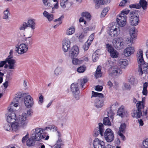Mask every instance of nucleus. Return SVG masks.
Instances as JSON below:
<instances>
[{"instance_id": "aec40b11", "label": "nucleus", "mask_w": 148, "mask_h": 148, "mask_svg": "<svg viewBox=\"0 0 148 148\" xmlns=\"http://www.w3.org/2000/svg\"><path fill=\"white\" fill-rule=\"evenodd\" d=\"M79 52L78 47L76 45L74 46L72 48L69 53V55L71 58L76 57Z\"/></svg>"}, {"instance_id": "6e6552de", "label": "nucleus", "mask_w": 148, "mask_h": 148, "mask_svg": "<svg viewBox=\"0 0 148 148\" xmlns=\"http://www.w3.org/2000/svg\"><path fill=\"white\" fill-rule=\"evenodd\" d=\"M104 135L105 138L107 142H111L114 139V133L110 129H107L106 130Z\"/></svg>"}, {"instance_id": "9d476101", "label": "nucleus", "mask_w": 148, "mask_h": 148, "mask_svg": "<svg viewBox=\"0 0 148 148\" xmlns=\"http://www.w3.org/2000/svg\"><path fill=\"white\" fill-rule=\"evenodd\" d=\"M106 47L112 58H117L118 57L119 55L118 52L114 49L111 45L107 44L106 45Z\"/></svg>"}, {"instance_id": "ddd939ff", "label": "nucleus", "mask_w": 148, "mask_h": 148, "mask_svg": "<svg viewBox=\"0 0 148 148\" xmlns=\"http://www.w3.org/2000/svg\"><path fill=\"white\" fill-rule=\"evenodd\" d=\"M116 22L119 27H123L127 24V16L119 15L116 19Z\"/></svg>"}, {"instance_id": "20e7f679", "label": "nucleus", "mask_w": 148, "mask_h": 148, "mask_svg": "<svg viewBox=\"0 0 148 148\" xmlns=\"http://www.w3.org/2000/svg\"><path fill=\"white\" fill-rule=\"evenodd\" d=\"M130 23L132 26H135L138 25L139 21V15L135 11L131 12L130 13Z\"/></svg>"}, {"instance_id": "2f4dec72", "label": "nucleus", "mask_w": 148, "mask_h": 148, "mask_svg": "<svg viewBox=\"0 0 148 148\" xmlns=\"http://www.w3.org/2000/svg\"><path fill=\"white\" fill-rule=\"evenodd\" d=\"M142 115V111L137 110L134 111L132 114V116L133 117L136 118H140Z\"/></svg>"}, {"instance_id": "a18cd8bd", "label": "nucleus", "mask_w": 148, "mask_h": 148, "mask_svg": "<svg viewBox=\"0 0 148 148\" xmlns=\"http://www.w3.org/2000/svg\"><path fill=\"white\" fill-rule=\"evenodd\" d=\"M103 124L106 125L108 126L111 125V123L108 117H105L103 119Z\"/></svg>"}, {"instance_id": "de8ad7c7", "label": "nucleus", "mask_w": 148, "mask_h": 148, "mask_svg": "<svg viewBox=\"0 0 148 148\" xmlns=\"http://www.w3.org/2000/svg\"><path fill=\"white\" fill-rule=\"evenodd\" d=\"M130 3V0H123L120 3L119 5L124 7L129 5Z\"/></svg>"}, {"instance_id": "72a5a7b5", "label": "nucleus", "mask_w": 148, "mask_h": 148, "mask_svg": "<svg viewBox=\"0 0 148 148\" xmlns=\"http://www.w3.org/2000/svg\"><path fill=\"white\" fill-rule=\"evenodd\" d=\"M9 9L8 8H7L3 12V15L2 18L6 20H8L9 19V16L10 15Z\"/></svg>"}, {"instance_id": "6e6d98bb", "label": "nucleus", "mask_w": 148, "mask_h": 148, "mask_svg": "<svg viewBox=\"0 0 148 148\" xmlns=\"http://www.w3.org/2000/svg\"><path fill=\"white\" fill-rule=\"evenodd\" d=\"M114 110H111L110 109L109 111L108 112V117L110 118L112 120H113V116H114V114L113 112Z\"/></svg>"}, {"instance_id": "c9c22d12", "label": "nucleus", "mask_w": 148, "mask_h": 148, "mask_svg": "<svg viewBox=\"0 0 148 148\" xmlns=\"http://www.w3.org/2000/svg\"><path fill=\"white\" fill-rule=\"evenodd\" d=\"M102 74L101 72V66H98L95 73V76L96 78L101 77V76Z\"/></svg>"}, {"instance_id": "2eb2a0df", "label": "nucleus", "mask_w": 148, "mask_h": 148, "mask_svg": "<svg viewBox=\"0 0 148 148\" xmlns=\"http://www.w3.org/2000/svg\"><path fill=\"white\" fill-rule=\"evenodd\" d=\"M71 42L70 40L67 38H65L62 41V49L64 52L67 51L70 47Z\"/></svg>"}, {"instance_id": "0e129e2a", "label": "nucleus", "mask_w": 148, "mask_h": 148, "mask_svg": "<svg viewBox=\"0 0 148 148\" xmlns=\"http://www.w3.org/2000/svg\"><path fill=\"white\" fill-rule=\"evenodd\" d=\"M131 86L128 83H125L123 86V89L125 90H130L131 89Z\"/></svg>"}, {"instance_id": "774afa93", "label": "nucleus", "mask_w": 148, "mask_h": 148, "mask_svg": "<svg viewBox=\"0 0 148 148\" xmlns=\"http://www.w3.org/2000/svg\"><path fill=\"white\" fill-rule=\"evenodd\" d=\"M73 96L77 100L79 99V91L73 93Z\"/></svg>"}, {"instance_id": "f03ea898", "label": "nucleus", "mask_w": 148, "mask_h": 148, "mask_svg": "<svg viewBox=\"0 0 148 148\" xmlns=\"http://www.w3.org/2000/svg\"><path fill=\"white\" fill-rule=\"evenodd\" d=\"M137 60L138 65L139 74L142 75L143 73H148V64L145 63L143 57V52L142 50L139 49L137 52Z\"/></svg>"}, {"instance_id": "603ef678", "label": "nucleus", "mask_w": 148, "mask_h": 148, "mask_svg": "<svg viewBox=\"0 0 148 148\" xmlns=\"http://www.w3.org/2000/svg\"><path fill=\"white\" fill-rule=\"evenodd\" d=\"M86 69V68L84 66H80L77 69V71L80 73H83Z\"/></svg>"}, {"instance_id": "79ce46f5", "label": "nucleus", "mask_w": 148, "mask_h": 148, "mask_svg": "<svg viewBox=\"0 0 148 148\" xmlns=\"http://www.w3.org/2000/svg\"><path fill=\"white\" fill-rule=\"evenodd\" d=\"M81 16L85 17L86 19L90 20L91 18V16L89 13L87 12H83L82 13Z\"/></svg>"}, {"instance_id": "f3484780", "label": "nucleus", "mask_w": 148, "mask_h": 148, "mask_svg": "<svg viewBox=\"0 0 148 148\" xmlns=\"http://www.w3.org/2000/svg\"><path fill=\"white\" fill-rule=\"evenodd\" d=\"M6 62H7L8 64V67L9 69H14L15 67V64L16 62L15 60L12 58L11 56H9L6 59Z\"/></svg>"}, {"instance_id": "13d9d810", "label": "nucleus", "mask_w": 148, "mask_h": 148, "mask_svg": "<svg viewBox=\"0 0 148 148\" xmlns=\"http://www.w3.org/2000/svg\"><path fill=\"white\" fill-rule=\"evenodd\" d=\"M28 26L27 23L24 22L20 25L19 29L21 30H24Z\"/></svg>"}, {"instance_id": "4d7b16f0", "label": "nucleus", "mask_w": 148, "mask_h": 148, "mask_svg": "<svg viewBox=\"0 0 148 148\" xmlns=\"http://www.w3.org/2000/svg\"><path fill=\"white\" fill-rule=\"evenodd\" d=\"M11 127L10 125L8 123L4 124L3 125V127L4 130L6 131H9L11 130Z\"/></svg>"}, {"instance_id": "4c0bfd02", "label": "nucleus", "mask_w": 148, "mask_h": 148, "mask_svg": "<svg viewBox=\"0 0 148 148\" xmlns=\"http://www.w3.org/2000/svg\"><path fill=\"white\" fill-rule=\"evenodd\" d=\"M130 37L132 38H135L137 36V34L135 32V28L132 27L130 29L129 31Z\"/></svg>"}, {"instance_id": "8fccbe9b", "label": "nucleus", "mask_w": 148, "mask_h": 148, "mask_svg": "<svg viewBox=\"0 0 148 148\" xmlns=\"http://www.w3.org/2000/svg\"><path fill=\"white\" fill-rule=\"evenodd\" d=\"M67 1L68 0H60V5L62 8H65L66 7V5L69 3Z\"/></svg>"}, {"instance_id": "09e8293b", "label": "nucleus", "mask_w": 148, "mask_h": 148, "mask_svg": "<svg viewBox=\"0 0 148 148\" xmlns=\"http://www.w3.org/2000/svg\"><path fill=\"white\" fill-rule=\"evenodd\" d=\"M126 128V125L125 123H122L121 124L119 130L118 132L125 133Z\"/></svg>"}, {"instance_id": "c85d7f7f", "label": "nucleus", "mask_w": 148, "mask_h": 148, "mask_svg": "<svg viewBox=\"0 0 148 148\" xmlns=\"http://www.w3.org/2000/svg\"><path fill=\"white\" fill-rule=\"evenodd\" d=\"M23 42L24 43L22 44L25 45L28 48L32 44V38L30 37L25 38Z\"/></svg>"}, {"instance_id": "1a4fd4ad", "label": "nucleus", "mask_w": 148, "mask_h": 148, "mask_svg": "<svg viewBox=\"0 0 148 148\" xmlns=\"http://www.w3.org/2000/svg\"><path fill=\"white\" fill-rule=\"evenodd\" d=\"M24 103L25 106L27 108L32 107L34 104L33 98L29 95L25 97Z\"/></svg>"}, {"instance_id": "c03bdc74", "label": "nucleus", "mask_w": 148, "mask_h": 148, "mask_svg": "<svg viewBox=\"0 0 148 148\" xmlns=\"http://www.w3.org/2000/svg\"><path fill=\"white\" fill-rule=\"evenodd\" d=\"M33 111L32 109H29L27 111V113L25 112L22 113L21 114H25L26 115V118L27 121V124L28 123V116L30 117L32 116L33 115Z\"/></svg>"}, {"instance_id": "680f3d73", "label": "nucleus", "mask_w": 148, "mask_h": 148, "mask_svg": "<svg viewBox=\"0 0 148 148\" xmlns=\"http://www.w3.org/2000/svg\"><path fill=\"white\" fill-rule=\"evenodd\" d=\"M57 133H58L59 138L58 140L57 141V145H59L61 146L62 145V140L61 138H60L61 134L60 132L58 131L57 132Z\"/></svg>"}, {"instance_id": "f8f14e48", "label": "nucleus", "mask_w": 148, "mask_h": 148, "mask_svg": "<svg viewBox=\"0 0 148 148\" xmlns=\"http://www.w3.org/2000/svg\"><path fill=\"white\" fill-rule=\"evenodd\" d=\"M16 50L17 53L19 54L22 55L26 53L28 50V48L25 45L22 43L16 46Z\"/></svg>"}, {"instance_id": "49530a36", "label": "nucleus", "mask_w": 148, "mask_h": 148, "mask_svg": "<svg viewBox=\"0 0 148 148\" xmlns=\"http://www.w3.org/2000/svg\"><path fill=\"white\" fill-rule=\"evenodd\" d=\"M148 86V84L147 82H145L143 84V88L142 91V93L145 95H147V87Z\"/></svg>"}, {"instance_id": "39448f33", "label": "nucleus", "mask_w": 148, "mask_h": 148, "mask_svg": "<svg viewBox=\"0 0 148 148\" xmlns=\"http://www.w3.org/2000/svg\"><path fill=\"white\" fill-rule=\"evenodd\" d=\"M43 129L41 128H36L33 130L31 132V134L32 137L35 140L38 141L43 137L42 135Z\"/></svg>"}, {"instance_id": "b1692460", "label": "nucleus", "mask_w": 148, "mask_h": 148, "mask_svg": "<svg viewBox=\"0 0 148 148\" xmlns=\"http://www.w3.org/2000/svg\"><path fill=\"white\" fill-rule=\"evenodd\" d=\"M17 103L14 102L13 101V102L10 104V106L8 108V110L15 112V111L16 110L15 108L18 106L19 105Z\"/></svg>"}, {"instance_id": "5fc2aeb1", "label": "nucleus", "mask_w": 148, "mask_h": 148, "mask_svg": "<svg viewBox=\"0 0 148 148\" xmlns=\"http://www.w3.org/2000/svg\"><path fill=\"white\" fill-rule=\"evenodd\" d=\"M130 10L127 9H124L122 11L121 13L119 14V15L121 16V14L123 16H126V15L127 14L130 12Z\"/></svg>"}, {"instance_id": "4468645a", "label": "nucleus", "mask_w": 148, "mask_h": 148, "mask_svg": "<svg viewBox=\"0 0 148 148\" xmlns=\"http://www.w3.org/2000/svg\"><path fill=\"white\" fill-rule=\"evenodd\" d=\"M94 148H104L105 143L104 142L98 138H95L93 142Z\"/></svg>"}, {"instance_id": "37998d69", "label": "nucleus", "mask_w": 148, "mask_h": 148, "mask_svg": "<svg viewBox=\"0 0 148 148\" xmlns=\"http://www.w3.org/2000/svg\"><path fill=\"white\" fill-rule=\"evenodd\" d=\"M131 37H128L126 38L125 40V43L129 45H132L133 43V39Z\"/></svg>"}, {"instance_id": "bb28decb", "label": "nucleus", "mask_w": 148, "mask_h": 148, "mask_svg": "<svg viewBox=\"0 0 148 148\" xmlns=\"http://www.w3.org/2000/svg\"><path fill=\"white\" fill-rule=\"evenodd\" d=\"M43 15L48 19L49 21H52L54 18V15L52 14H49L46 11H45L43 12Z\"/></svg>"}, {"instance_id": "6ab92c4d", "label": "nucleus", "mask_w": 148, "mask_h": 148, "mask_svg": "<svg viewBox=\"0 0 148 148\" xmlns=\"http://www.w3.org/2000/svg\"><path fill=\"white\" fill-rule=\"evenodd\" d=\"M134 51L135 49L134 47H128L124 49L123 52L124 54L126 56H129L133 54Z\"/></svg>"}, {"instance_id": "dca6fc26", "label": "nucleus", "mask_w": 148, "mask_h": 148, "mask_svg": "<svg viewBox=\"0 0 148 148\" xmlns=\"http://www.w3.org/2000/svg\"><path fill=\"white\" fill-rule=\"evenodd\" d=\"M95 8L98 9L101 5L110 3V0H93Z\"/></svg>"}, {"instance_id": "393cba45", "label": "nucleus", "mask_w": 148, "mask_h": 148, "mask_svg": "<svg viewBox=\"0 0 148 148\" xmlns=\"http://www.w3.org/2000/svg\"><path fill=\"white\" fill-rule=\"evenodd\" d=\"M64 69L62 67L58 66L54 70V75L56 76L59 75L62 73Z\"/></svg>"}, {"instance_id": "c756f323", "label": "nucleus", "mask_w": 148, "mask_h": 148, "mask_svg": "<svg viewBox=\"0 0 148 148\" xmlns=\"http://www.w3.org/2000/svg\"><path fill=\"white\" fill-rule=\"evenodd\" d=\"M27 23L28 27H30L32 30H34L36 27V23L34 20H28Z\"/></svg>"}, {"instance_id": "423d86ee", "label": "nucleus", "mask_w": 148, "mask_h": 148, "mask_svg": "<svg viewBox=\"0 0 148 148\" xmlns=\"http://www.w3.org/2000/svg\"><path fill=\"white\" fill-rule=\"evenodd\" d=\"M112 43L114 47L117 50L121 49L124 46L123 39L121 37L114 38Z\"/></svg>"}, {"instance_id": "cd10ccee", "label": "nucleus", "mask_w": 148, "mask_h": 148, "mask_svg": "<svg viewBox=\"0 0 148 148\" xmlns=\"http://www.w3.org/2000/svg\"><path fill=\"white\" fill-rule=\"evenodd\" d=\"M75 27H74L71 26L67 29L65 34L68 36L72 35L75 33Z\"/></svg>"}, {"instance_id": "412c9836", "label": "nucleus", "mask_w": 148, "mask_h": 148, "mask_svg": "<svg viewBox=\"0 0 148 148\" xmlns=\"http://www.w3.org/2000/svg\"><path fill=\"white\" fill-rule=\"evenodd\" d=\"M111 70L112 74L113 76H117L122 73L121 70L117 66H114L112 67Z\"/></svg>"}, {"instance_id": "ea45409f", "label": "nucleus", "mask_w": 148, "mask_h": 148, "mask_svg": "<svg viewBox=\"0 0 148 148\" xmlns=\"http://www.w3.org/2000/svg\"><path fill=\"white\" fill-rule=\"evenodd\" d=\"M35 140L32 137H31L28 139L27 141V145L28 146H31L34 145L35 143Z\"/></svg>"}, {"instance_id": "e2e57ef3", "label": "nucleus", "mask_w": 148, "mask_h": 148, "mask_svg": "<svg viewBox=\"0 0 148 148\" xmlns=\"http://www.w3.org/2000/svg\"><path fill=\"white\" fill-rule=\"evenodd\" d=\"M55 3L54 4V7H52V10H53L54 9H57L58 8V0H52Z\"/></svg>"}, {"instance_id": "9b49d317", "label": "nucleus", "mask_w": 148, "mask_h": 148, "mask_svg": "<svg viewBox=\"0 0 148 148\" xmlns=\"http://www.w3.org/2000/svg\"><path fill=\"white\" fill-rule=\"evenodd\" d=\"M7 120L8 123H12L16 121L17 117L14 112L8 111L7 114Z\"/></svg>"}, {"instance_id": "3c124183", "label": "nucleus", "mask_w": 148, "mask_h": 148, "mask_svg": "<svg viewBox=\"0 0 148 148\" xmlns=\"http://www.w3.org/2000/svg\"><path fill=\"white\" fill-rule=\"evenodd\" d=\"M99 55L96 52L93 53L92 56V60L94 62L96 61L99 59Z\"/></svg>"}, {"instance_id": "0eeeda50", "label": "nucleus", "mask_w": 148, "mask_h": 148, "mask_svg": "<svg viewBox=\"0 0 148 148\" xmlns=\"http://www.w3.org/2000/svg\"><path fill=\"white\" fill-rule=\"evenodd\" d=\"M121 28L119 26H113L108 32L109 35L112 37L117 36L120 33Z\"/></svg>"}, {"instance_id": "7c9ffc66", "label": "nucleus", "mask_w": 148, "mask_h": 148, "mask_svg": "<svg viewBox=\"0 0 148 148\" xmlns=\"http://www.w3.org/2000/svg\"><path fill=\"white\" fill-rule=\"evenodd\" d=\"M137 110H141L143 109L144 107V100L143 99L141 101H138L136 104Z\"/></svg>"}, {"instance_id": "a211bd4d", "label": "nucleus", "mask_w": 148, "mask_h": 148, "mask_svg": "<svg viewBox=\"0 0 148 148\" xmlns=\"http://www.w3.org/2000/svg\"><path fill=\"white\" fill-rule=\"evenodd\" d=\"M103 125L101 123H99V128L97 127L95 130L94 134L95 136H97L100 134L101 136H103L104 132Z\"/></svg>"}, {"instance_id": "69168bd1", "label": "nucleus", "mask_w": 148, "mask_h": 148, "mask_svg": "<svg viewBox=\"0 0 148 148\" xmlns=\"http://www.w3.org/2000/svg\"><path fill=\"white\" fill-rule=\"evenodd\" d=\"M72 63L74 65H77L81 63V60L77 58H73L72 60Z\"/></svg>"}, {"instance_id": "5701e85b", "label": "nucleus", "mask_w": 148, "mask_h": 148, "mask_svg": "<svg viewBox=\"0 0 148 148\" xmlns=\"http://www.w3.org/2000/svg\"><path fill=\"white\" fill-rule=\"evenodd\" d=\"M57 116L58 118L62 122L60 125L61 127H63L64 125L65 124L67 120L66 116V115H61L60 114H58Z\"/></svg>"}, {"instance_id": "bf43d9fd", "label": "nucleus", "mask_w": 148, "mask_h": 148, "mask_svg": "<svg viewBox=\"0 0 148 148\" xmlns=\"http://www.w3.org/2000/svg\"><path fill=\"white\" fill-rule=\"evenodd\" d=\"M128 82L132 84H134L136 83V81L134 77L131 76L128 79Z\"/></svg>"}, {"instance_id": "7ed1b4c3", "label": "nucleus", "mask_w": 148, "mask_h": 148, "mask_svg": "<svg viewBox=\"0 0 148 148\" xmlns=\"http://www.w3.org/2000/svg\"><path fill=\"white\" fill-rule=\"evenodd\" d=\"M99 97L95 100L94 103L95 106L97 108H101L103 105V101L102 99L100 97H103L104 96L103 94L95 92L93 91L92 92V97Z\"/></svg>"}, {"instance_id": "052dcab7", "label": "nucleus", "mask_w": 148, "mask_h": 148, "mask_svg": "<svg viewBox=\"0 0 148 148\" xmlns=\"http://www.w3.org/2000/svg\"><path fill=\"white\" fill-rule=\"evenodd\" d=\"M91 43L86 41L83 45V48L84 50H87L88 49Z\"/></svg>"}, {"instance_id": "a19ab883", "label": "nucleus", "mask_w": 148, "mask_h": 148, "mask_svg": "<svg viewBox=\"0 0 148 148\" xmlns=\"http://www.w3.org/2000/svg\"><path fill=\"white\" fill-rule=\"evenodd\" d=\"M57 127L55 126H50L48 127H46L43 129V131L47 130V131H52L53 132L56 131Z\"/></svg>"}, {"instance_id": "e433bc0d", "label": "nucleus", "mask_w": 148, "mask_h": 148, "mask_svg": "<svg viewBox=\"0 0 148 148\" xmlns=\"http://www.w3.org/2000/svg\"><path fill=\"white\" fill-rule=\"evenodd\" d=\"M124 111V107L121 106L118 110L117 112V115L122 117L125 114Z\"/></svg>"}, {"instance_id": "58836bf2", "label": "nucleus", "mask_w": 148, "mask_h": 148, "mask_svg": "<svg viewBox=\"0 0 148 148\" xmlns=\"http://www.w3.org/2000/svg\"><path fill=\"white\" fill-rule=\"evenodd\" d=\"M110 10V8L109 7H106L103 10L101 14V18L104 17L107 14L108 11Z\"/></svg>"}, {"instance_id": "864d4df0", "label": "nucleus", "mask_w": 148, "mask_h": 148, "mask_svg": "<svg viewBox=\"0 0 148 148\" xmlns=\"http://www.w3.org/2000/svg\"><path fill=\"white\" fill-rule=\"evenodd\" d=\"M119 106V104L118 103L116 102L112 104L110 107L111 110H116Z\"/></svg>"}, {"instance_id": "f704fd0d", "label": "nucleus", "mask_w": 148, "mask_h": 148, "mask_svg": "<svg viewBox=\"0 0 148 148\" xmlns=\"http://www.w3.org/2000/svg\"><path fill=\"white\" fill-rule=\"evenodd\" d=\"M71 89L72 93L79 91L77 84H72L71 85Z\"/></svg>"}, {"instance_id": "473e14b6", "label": "nucleus", "mask_w": 148, "mask_h": 148, "mask_svg": "<svg viewBox=\"0 0 148 148\" xmlns=\"http://www.w3.org/2000/svg\"><path fill=\"white\" fill-rule=\"evenodd\" d=\"M26 95V93L22 94L21 92L18 93L17 95L15 97L14 99H13L14 102H18L20 100V99L23 97H25Z\"/></svg>"}, {"instance_id": "a878e982", "label": "nucleus", "mask_w": 148, "mask_h": 148, "mask_svg": "<svg viewBox=\"0 0 148 148\" xmlns=\"http://www.w3.org/2000/svg\"><path fill=\"white\" fill-rule=\"evenodd\" d=\"M139 6H140V8L142 7L143 9L145 10L147 9V3L145 0H140L139 3Z\"/></svg>"}, {"instance_id": "4be33fe9", "label": "nucleus", "mask_w": 148, "mask_h": 148, "mask_svg": "<svg viewBox=\"0 0 148 148\" xmlns=\"http://www.w3.org/2000/svg\"><path fill=\"white\" fill-rule=\"evenodd\" d=\"M119 64L121 68L125 69L128 65V62L126 59H121L119 61Z\"/></svg>"}, {"instance_id": "f257e3e1", "label": "nucleus", "mask_w": 148, "mask_h": 148, "mask_svg": "<svg viewBox=\"0 0 148 148\" xmlns=\"http://www.w3.org/2000/svg\"><path fill=\"white\" fill-rule=\"evenodd\" d=\"M25 114H20L17 116L16 121L12 123L11 128L13 132L18 131L20 127H24L27 125V121Z\"/></svg>"}, {"instance_id": "338daca9", "label": "nucleus", "mask_w": 148, "mask_h": 148, "mask_svg": "<svg viewBox=\"0 0 148 148\" xmlns=\"http://www.w3.org/2000/svg\"><path fill=\"white\" fill-rule=\"evenodd\" d=\"M143 145L145 148H148V138L145 139L143 142Z\"/></svg>"}]
</instances>
